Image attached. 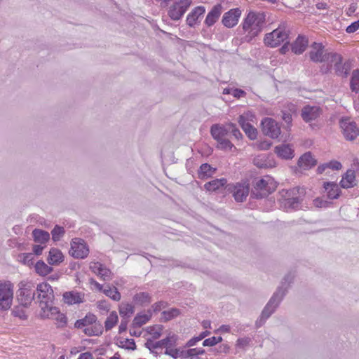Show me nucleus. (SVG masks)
I'll use <instances>...</instances> for the list:
<instances>
[{"label": "nucleus", "mask_w": 359, "mask_h": 359, "mask_svg": "<svg viewBox=\"0 0 359 359\" xmlns=\"http://www.w3.org/2000/svg\"><path fill=\"white\" fill-rule=\"evenodd\" d=\"M37 299L39 302V306L42 318H49L55 313H57V308L53 306L54 293L52 287L46 283H41L36 287Z\"/></svg>", "instance_id": "obj_1"}, {"label": "nucleus", "mask_w": 359, "mask_h": 359, "mask_svg": "<svg viewBox=\"0 0 359 359\" xmlns=\"http://www.w3.org/2000/svg\"><path fill=\"white\" fill-rule=\"evenodd\" d=\"M252 184L250 196L255 199L267 197L277 187L276 182L269 176H265L261 179H255Z\"/></svg>", "instance_id": "obj_2"}, {"label": "nucleus", "mask_w": 359, "mask_h": 359, "mask_svg": "<svg viewBox=\"0 0 359 359\" xmlns=\"http://www.w3.org/2000/svg\"><path fill=\"white\" fill-rule=\"evenodd\" d=\"M280 194L283 200V206L287 211L296 210L301 208L305 194L304 189L294 187L288 190L283 189Z\"/></svg>", "instance_id": "obj_3"}, {"label": "nucleus", "mask_w": 359, "mask_h": 359, "mask_svg": "<svg viewBox=\"0 0 359 359\" xmlns=\"http://www.w3.org/2000/svg\"><path fill=\"white\" fill-rule=\"evenodd\" d=\"M33 283L21 281L17 291V299L20 306L27 308L35 298L36 292Z\"/></svg>", "instance_id": "obj_4"}, {"label": "nucleus", "mask_w": 359, "mask_h": 359, "mask_svg": "<svg viewBox=\"0 0 359 359\" xmlns=\"http://www.w3.org/2000/svg\"><path fill=\"white\" fill-rule=\"evenodd\" d=\"M13 285L10 281L0 280V310H8L13 302Z\"/></svg>", "instance_id": "obj_5"}, {"label": "nucleus", "mask_w": 359, "mask_h": 359, "mask_svg": "<svg viewBox=\"0 0 359 359\" xmlns=\"http://www.w3.org/2000/svg\"><path fill=\"white\" fill-rule=\"evenodd\" d=\"M285 294V290H283L282 287H278L262 310V314L263 317L269 318L278 307Z\"/></svg>", "instance_id": "obj_6"}, {"label": "nucleus", "mask_w": 359, "mask_h": 359, "mask_svg": "<svg viewBox=\"0 0 359 359\" xmlns=\"http://www.w3.org/2000/svg\"><path fill=\"white\" fill-rule=\"evenodd\" d=\"M288 38L287 33L281 27H278L273 32L266 34L264 43L267 46L276 47Z\"/></svg>", "instance_id": "obj_7"}, {"label": "nucleus", "mask_w": 359, "mask_h": 359, "mask_svg": "<svg viewBox=\"0 0 359 359\" xmlns=\"http://www.w3.org/2000/svg\"><path fill=\"white\" fill-rule=\"evenodd\" d=\"M191 4V0H180L175 2L168 9V16L172 20H179Z\"/></svg>", "instance_id": "obj_8"}, {"label": "nucleus", "mask_w": 359, "mask_h": 359, "mask_svg": "<svg viewBox=\"0 0 359 359\" xmlns=\"http://www.w3.org/2000/svg\"><path fill=\"white\" fill-rule=\"evenodd\" d=\"M89 250L84 241L75 238L71 242L69 254L76 259H83L88 255Z\"/></svg>", "instance_id": "obj_9"}, {"label": "nucleus", "mask_w": 359, "mask_h": 359, "mask_svg": "<svg viewBox=\"0 0 359 359\" xmlns=\"http://www.w3.org/2000/svg\"><path fill=\"white\" fill-rule=\"evenodd\" d=\"M262 132L273 139L278 137L280 134V128L278 123L271 118H265L262 121Z\"/></svg>", "instance_id": "obj_10"}, {"label": "nucleus", "mask_w": 359, "mask_h": 359, "mask_svg": "<svg viewBox=\"0 0 359 359\" xmlns=\"http://www.w3.org/2000/svg\"><path fill=\"white\" fill-rule=\"evenodd\" d=\"M311 50L309 51V57L314 62H323L327 60V50L325 49L322 43L313 42L311 46Z\"/></svg>", "instance_id": "obj_11"}, {"label": "nucleus", "mask_w": 359, "mask_h": 359, "mask_svg": "<svg viewBox=\"0 0 359 359\" xmlns=\"http://www.w3.org/2000/svg\"><path fill=\"white\" fill-rule=\"evenodd\" d=\"M340 126L346 140L353 141L356 138L357 125L355 122L351 121L349 118L342 119L340 121Z\"/></svg>", "instance_id": "obj_12"}, {"label": "nucleus", "mask_w": 359, "mask_h": 359, "mask_svg": "<svg viewBox=\"0 0 359 359\" xmlns=\"http://www.w3.org/2000/svg\"><path fill=\"white\" fill-rule=\"evenodd\" d=\"M241 15V11L239 8L231 9L224 14L222 18L223 25L229 28L234 27L237 25Z\"/></svg>", "instance_id": "obj_13"}, {"label": "nucleus", "mask_w": 359, "mask_h": 359, "mask_svg": "<svg viewBox=\"0 0 359 359\" xmlns=\"http://www.w3.org/2000/svg\"><path fill=\"white\" fill-rule=\"evenodd\" d=\"M321 109L318 106L306 105L302 110V118L306 122H310L316 120L320 116Z\"/></svg>", "instance_id": "obj_14"}, {"label": "nucleus", "mask_w": 359, "mask_h": 359, "mask_svg": "<svg viewBox=\"0 0 359 359\" xmlns=\"http://www.w3.org/2000/svg\"><path fill=\"white\" fill-rule=\"evenodd\" d=\"M231 188H233V195L237 202H243L249 194L250 188L248 185L237 184L231 185L229 187V189L230 190Z\"/></svg>", "instance_id": "obj_15"}, {"label": "nucleus", "mask_w": 359, "mask_h": 359, "mask_svg": "<svg viewBox=\"0 0 359 359\" xmlns=\"http://www.w3.org/2000/svg\"><path fill=\"white\" fill-rule=\"evenodd\" d=\"M274 152L283 159H292L294 156V151L292 146L289 144H281L274 148Z\"/></svg>", "instance_id": "obj_16"}, {"label": "nucleus", "mask_w": 359, "mask_h": 359, "mask_svg": "<svg viewBox=\"0 0 359 359\" xmlns=\"http://www.w3.org/2000/svg\"><path fill=\"white\" fill-rule=\"evenodd\" d=\"M228 123L225 125L214 124L210 128V133L217 142L226 137L229 135Z\"/></svg>", "instance_id": "obj_17"}, {"label": "nucleus", "mask_w": 359, "mask_h": 359, "mask_svg": "<svg viewBox=\"0 0 359 359\" xmlns=\"http://www.w3.org/2000/svg\"><path fill=\"white\" fill-rule=\"evenodd\" d=\"M205 12L204 6H200L194 8L187 17V24L190 27H193L197 23L200 17L203 16Z\"/></svg>", "instance_id": "obj_18"}, {"label": "nucleus", "mask_w": 359, "mask_h": 359, "mask_svg": "<svg viewBox=\"0 0 359 359\" xmlns=\"http://www.w3.org/2000/svg\"><path fill=\"white\" fill-rule=\"evenodd\" d=\"M238 123L241 126L242 129L245 131V134L250 140H255L257 135V129L253 127L249 122H248L247 119L244 116L241 115L238 117Z\"/></svg>", "instance_id": "obj_19"}, {"label": "nucleus", "mask_w": 359, "mask_h": 359, "mask_svg": "<svg viewBox=\"0 0 359 359\" xmlns=\"http://www.w3.org/2000/svg\"><path fill=\"white\" fill-rule=\"evenodd\" d=\"M253 20L255 21V27L249 31L251 37L257 36L262 29V27L265 22V14L264 13H254Z\"/></svg>", "instance_id": "obj_20"}, {"label": "nucleus", "mask_w": 359, "mask_h": 359, "mask_svg": "<svg viewBox=\"0 0 359 359\" xmlns=\"http://www.w3.org/2000/svg\"><path fill=\"white\" fill-rule=\"evenodd\" d=\"M323 188L327 192V196L329 199H337L341 194V189L338 184L334 182H324Z\"/></svg>", "instance_id": "obj_21"}, {"label": "nucleus", "mask_w": 359, "mask_h": 359, "mask_svg": "<svg viewBox=\"0 0 359 359\" xmlns=\"http://www.w3.org/2000/svg\"><path fill=\"white\" fill-rule=\"evenodd\" d=\"M83 299V294L75 291L66 292L63 294L64 302L69 305L81 303Z\"/></svg>", "instance_id": "obj_22"}, {"label": "nucleus", "mask_w": 359, "mask_h": 359, "mask_svg": "<svg viewBox=\"0 0 359 359\" xmlns=\"http://www.w3.org/2000/svg\"><path fill=\"white\" fill-rule=\"evenodd\" d=\"M222 7L221 4H216L214 6L211 11L208 13L205 20V24L208 27L213 25L219 19L222 13Z\"/></svg>", "instance_id": "obj_23"}, {"label": "nucleus", "mask_w": 359, "mask_h": 359, "mask_svg": "<svg viewBox=\"0 0 359 359\" xmlns=\"http://www.w3.org/2000/svg\"><path fill=\"white\" fill-rule=\"evenodd\" d=\"M341 187L344 189L352 188L356 185L355 171L348 170L342 176V179L339 182Z\"/></svg>", "instance_id": "obj_24"}, {"label": "nucleus", "mask_w": 359, "mask_h": 359, "mask_svg": "<svg viewBox=\"0 0 359 359\" xmlns=\"http://www.w3.org/2000/svg\"><path fill=\"white\" fill-rule=\"evenodd\" d=\"M317 163V161L313 158L311 152H306L303 154L298 160L297 164L299 167L308 170Z\"/></svg>", "instance_id": "obj_25"}, {"label": "nucleus", "mask_w": 359, "mask_h": 359, "mask_svg": "<svg viewBox=\"0 0 359 359\" xmlns=\"http://www.w3.org/2000/svg\"><path fill=\"white\" fill-rule=\"evenodd\" d=\"M308 46V40L306 37L299 36L295 41L291 44L292 51L297 55L302 54Z\"/></svg>", "instance_id": "obj_26"}, {"label": "nucleus", "mask_w": 359, "mask_h": 359, "mask_svg": "<svg viewBox=\"0 0 359 359\" xmlns=\"http://www.w3.org/2000/svg\"><path fill=\"white\" fill-rule=\"evenodd\" d=\"M351 67L352 63L351 60H347L344 63H342V62H339L337 64H334L336 74L344 78L348 76Z\"/></svg>", "instance_id": "obj_27"}, {"label": "nucleus", "mask_w": 359, "mask_h": 359, "mask_svg": "<svg viewBox=\"0 0 359 359\" xmlns=\"http://www.w3.org/2000/svg\"><path fill=\"white\" fill-rule=\"evenodd\" d=\"M96 320V316L93 313H88L83 318L77 320L74 323V327L79 329L88 327L95 323Z\"/></svg>", "instance_id": "obj_28"}, {"label": "nucleus", "mask_w": 359, "mask_h": 359, "mask_svg": "<svg viewBox=\"0 0 359 359\" xmlns=\"http://www.w3.org/2000/svg\"><path fill=\"white\" fill-rule=\"evenodd\" d=\"M47 261L50 265H57L63 261L62 253L57 248H51Z\"/></svg>", "instance_id": "obj_29"}, {"label": "nucleus", "mask_w": 359, "mask_h": 359, "mask_svg": "<svg viewBox=\"0 0 359 359\" xmlns=\"http://www.w3.org/2000/svg\"><path fill=\"white\" fill-rule=\"evenodd\" d=\"M152 316L151 310H147L146 313H140L137 314V316L134 318L133 322V326L135 327H141L148 322Z\"/></svg>", "instance_id": "obj_30"}, {"label": "nucleus", "mask_w": 359, "mask_h": 359, "mask_svg": "<svg viewBox=\"0 0 359 359\" xmlns=\"http://www.w3.org/2000/svg\"><path fill=\"white\" fill-rule=\"evenodd\" d=\"M227 183L225 178L215 179L205 184L204 188L208 191H215L220 187H224Z\"/></svg>", "instance_id": "obj_31"}, {"label": "nucleus", "mask_w": 359, "mask_h": 359, "mask_svg": "<svg viewBox=\"0 0 359 359\" xmlns=\"http://www.w3.org/2000/svg\"><path fill=\"white\" fill-rule=\"evenodd\" d=\"M32 236L34 238V241L36 243H39L41 244H44L47 243L50 239L49 233L42 229H35L32 231Z\"/></svg>", "instance_id": "obj_32"}, {"label": "nucleus", "mask_w": 359, "mask_h": 359, "mask_svg": "<svg viewBox=\"0 0 359 359\" xmlns=\"http://www.w3.org/2000/svg\"><path fill=\"white\" fill-rule=\"evenodd\" d=\"M177 337L175 334H169L166 338L156 341V346L158 348H171L176 345Z\"/></svg>", "instance_id": "obj_33"}, {"label": "nucleus", "mask_w": 359, "mask_h": 359, "mask_svg": "<svg viewBox=\"0 0 359 359\" xmlns=\"http://www.w3.org/2000/svg\"><path fill=\"white\" fill-rule=\"evenodd\" d=\"M133 302L137 305L144 306L151 302V297L147 292H139L134 295Z\"/></svg>", "instance_id": "obj_34"}, {"label": "nucleus", "mask_w": 359, "mask_h": 359, "mask_svg": "<svg viewBox=\"0 0 359 359\" xmlns=\"http://www.w3.org/2000/svg\"><path fill=\"white\" fill-rule=\"evenodd\" d=\"M36 272L40 276H46L53 271V268L47 265L43 261H38L35 264Z\"/></svg>", "instance_id": "obj_35"}, {"label": "nucleus", "mask_w": 359, "mask_h": 359, "mask_svg": "<svg viewBox=\"0 0 359 359\" xmlns=\"http://www.w3.org/2000/svg\"><path fill=\"white\" fill-rule=\"evenodd\" d=\"M215 168H212L208 163H203L200 166V169L198 171V177L201 180L205 178H208L211 176V175L215 172Z\"/></svg>", "instance_id": "obj_36"}, {"label": "nucleus", "mask_w": 359, "mask_h": 359, "mask_svg": "<svg viewBox=\"0 0 359 359\" xmlns=\"http://www.w3.org/2000/svg\"><path fill=\"white\" fill-rule=\"evenodd\" d=\"M350 88L351 90L358 93L359 92V69H354L352 72L351 81H350Z\"/></svg>", "instance_id": "obj_37"}, {"label": "nucleus", "mask_w": 359, "mask_h": 359, "mask_svg": "<svg viewBox=\"0 0 359 359\" xmlns=\"http://www.w3.org/2000/svg\"><path fill=\"white\" fill-rule=\"evenodd\" d=\"M134 313V307L128 303H121L119 306V313L123 318H128Z\"/></svg>", "instance_id": "obj_38"}, {"label": "nucleus", "mask_w": 359, "mask_h": 359, "mask_svg": "<svg viewBox=\"0 0 359 359\" xmlns=\"http://www.w3.org/2000/svg\"><path fill=\"white\" fill-rule=\"evenodd\" d=\"M104 294L113 299L114 301L118 302L121 299V294L116 287L111 288L109 285L103 290Z\"/></svg>", "instance_id": "obj_39"}, {"label": "nucleus", "mask_w": 359, "mask_h": 359, "mask_svg": "<svg viewBox=\"0 0 359 359\" xmlns=\"http://www.w3.org/2000/svg\"><path fill=\"white\" fill-rule=\"evenodd\" d=\"M118 315L116 311L111 312L104 322V327L107 331L114 327L118 322Z\"/></svg>", "instance_id": "obj_40"}, {"label": "nucleus", "mask_w": 359, "mask_h": 359, "mask_svg": "<svg viewBox=\"0 0 359 359\" xmlns=\"http://www.w3.org/2000/svg\"><path fill=\"white\" fill-rule=\"evenodd\" d=\"M65 233V229L62 226L55 225L51 231L52 239L53 241H59Z\"/></svg>", "instance_id": "obj_41"}, {"label": "nucleus", "mask_w": 359, "mask_h": 359, "mask_svg": "<svg viewBox=\"0 0 359 359\" xmlns=\"http://www.w3.org/2000/svg\"><path fill=\"white\" fill-rule=\"evenodd\" d=\"M162 330V325L149 326L147 328V332L152 335L154 339H157L161 336Z\"/></svg>", "instance_id": "obj_42"}, {"label": "nucleus", "mask_w": 359, "mask_h": 359, "mask_svg": "<svg viewBox=\"0 0 359 359\" xmlns=\"http://www.w3.org/2000/svg\"><path fill=\"white\" fill-rule=\"evenodd\" d=\"M295 111H296L295 106L294 104H291L289 108V111H286V110H283L281 111L282 118L286 123L290 124L292 123V113L295 112Z\"/></svg>", "instance_id": "obj_43"}, {"label": "nucleus", "mask_w": 359, "mask_h": 359, "mask_svg": "<svg viewBox=\"0 0 359 359\" xmlns=\"http://www.w3.org/2000/svg\"><path fill=\"white\" fill-rule=\"evenodd\" d=\"M180 313V311L177 309H172L169 311H164L162 313L163 318L165 322L169 321L171 319L178 316Z\"/></svg>", "instance_id": "obj_44"}, {"label": "nucleus", "mask_w": 359, "mask_h": 359, "mask_svg": "<svg viewBox=\"0 0 359 359\" xmlns=\"http://www.w3.org/2000/svg\"><path fill=\"white\" fill-rule=\"evenodd\" d=\"M217 148L222 150H231L233 147V144L226 137L217 141Z\"/></svg>", "instance_id": "obj_45"}, {"label": "nucleus", "mask_w": 359, "mask_h": 359, "mask_svg": "<svg viewBox=\"0 0 359 359\" xmlns=\"http://www.w3.org/2000/svg\"><path fill=\"white\" fill-rule=\"evenodd\" d=\"M253 18V12H250L243 23V29L244 30H251V29L255 27Z\"/></svg>", "instance_id": "obj_46"}, {"label": "nucleus", "mask_w": 359, "mask_h": 359, "mask_svg": "<svg viewBox=\"0 0 359 359\" xmlns=\"http://www.w3.org/2000/svg\"><path fill=\"white\" fill-rule=\"evenodd\" d=\"M327 60L325 62H328L331 64H337L339 62H342V56L337 53L327 52Z\"/></svg>", "instance_id": "obj_47"}, {"label": "nucleus", "mask_w": 359, "mask_h": 359, "mask_svg": "<svg viewBox=\"0 0 359 359\" xmlns=\"http://www.w3.org/2000/svg\"><path fill=\"white\" fill-rule=\"evenodd\" d=\"M294 275L292 273H289L287 274L284 278L283 280L281 283V285L278 287H282L283 290H286V292H287V288L290 286V283H292L294 280Z\"/></svg>", "instance_id": "obj_48"}, {"label": "nucleus", "mask_w": 359, "mask_h": 359, "mask_svg": "<svg viewBox=\"0 0 359 359\" xmlns=\"http://www.w3.org/2000/svg\"><path fill=\"white\" fill-rule=\"evenodd\" d=\"M229 134L231 133L232 135L237 140L241 139L243 135L241 131L236 128V126L233 123H228Z\"/></svg>", "instance_id": "obj_49"}, {"label": "nucleus", "mask_w": 359, "mask_h": 359, "mask_svg": "<svg viewBox=\"0 0 359 359\" xmlns=\"http://www.w3.org/2000/svg\"><path fill=\"white\" fill-rule=\"evenodd\" d=\"M12 314L15 317H18L20 319L25 320L27 316L25 314V311L21 307V306H16L12 310Z\"/></svg>", "instance_id": "obj_50"}, {"label": "nucleus", "mask_w": 359, "mask_h": 359, "mask_svg": "<svg viewBox=\"0 0 359 359\" xmlns=\"http://www.w3.org/2000/svg\"><path fill=\"white\" fill-rule=\"evenodd\" d=\"M222 341V337H212L203 341L204 346H213Z\"/></svg>", "instance_id": "obj_51"}, {"label": "nucleus", "mask_w": 359, "mask_h": 359, "mask_svg": "<svg viewBox=\"0 0 359 359\" xmlns=\"http://www.w3.org/2000/svg\"><path fill=\"white\" fill-rule=\"evenodd\" d=\"M111 271L103 266L102 269H101V271L99 272L98 276H100L103 280H109L111 279Z\"/></svg>", "instance_id": "obj_52"}, {"label": "nucleus", "mask_w": 359, "mask_h": 359, "mask_svg": "<svg viewBox=\"0 0 359 359\" xmlns=\"http://www.w3.org/2000/svg\"><path fill=\"white\" fill-rule=\"evenodd\" d=\"M57 315L56 320L60 323V326H65L67 324V318L63 313H60L57 310V313L51 314L48 318L53 317L54 315Z\"/></svg>", "instance_id": "obj_53"}, {"label": "nucleus", "mask_w": 359, "mask_h": 359, "mask_svg": "<svg viewBox=\"0 0 359 359\" xmlns=\"http://www.w3.org/2000/svg\"><path fill=\"white\" fill-rule=\"evenodd\" d=\"M327 168L333 170H339L342 168L341 163L337 161H331L325 163Z\"/></svg>", "instance_id": "obj_54"}, {"label": "nucleus", "mask_w": 359, "mask_h": 359, "mask_svg": "<svg viewBox=\"0 0 359 359\" xmlns=\"http://www.w3.org/2000/svg\"><path fill=\"white\" fill-rule=\"evenodd\" d=\"M181 351L178 348H166L165 354L168 355L173 358L176 359L177 357H180Z\"/></svg>", "instance_id": "obj_55"}, {"label": "nucleus", "mask_w": 359, "mask_h": 359, "mask_svg": "<svg viewBox=\"0 0 359 359\" xmlns=\"http://www.w3.org/2000/svg\"><path fill=\"white\" fill-rule=\"evenodd\" d=\"M272 143L270 141L264 140L256 143L257 148L259 150H267L269 149Z\"/></svg>", "instance_id": "obj_56"}, {"label": "nucleus", "mask_w": 359, "mask_h": 359, "mask_svg": "<svg viewBox=\"0 0 359 359\" xmlns=\"http://www.w3.org/2000/svg\"><path fill=\"white\" fill-rule=\"evenodd\" d=\"M180 357L183 358H193V357H196L194 348H190L186 351H181Z\"/></svg>", "instance_id": "obj_57"}, {"label": "nucleus", "mask_w": 359, "mask_h": 359, "mask_svg": "<svg viewBox=\"0 0 359 359\" xmlns=\"http://www.w3.org/2000/svg\"><path fill=\"white\" fill-rule=\"evenodd\" d=\"M103 265L100 262H91L90 264V269L97 275L101 271Z\"/></svg>", "instance_id": "obj_58"}, {"label": "nucleus", "mask_w": 359, "mask_h": 359, "mask_svg": "<svg viewBox=\"0 0 359 359\" xmlns=\"http://www.w3.org/2000/svg\"><path fill=\"white\" fill-rule=\"evenodd\" d=\"M313 204L317 208H327L328 207L330 202L325 201L322 198H317L313 200Z\"/></svg>", "instance_id": "obj_59"}, {"label": "nucleus", "mask_w": 359, "mask_h": 359, "mask_svg": "<svg viewBox=\"0 0 359 359\" xmlns=\"http://www.w3.org/2000/svg\"><path fill=\"white\" fill-rule=\"evenodd\" d=\"M250 342V339L248 337L240 338L236 341V346L238 348H243L245 346H247Z\"/></svg>", "instance_id": "obj_60"}, {"label": "nucleus", "mask_w": 359, "mask_h": 359, "mask_svg": "<svg viewBox=\"0 0 359 359\" xmlns=\"http://www.w3.org/2000/svg\"><path fill=\"white\" fill-rule=\"evenodd\" d=\"M358 29H359V20L353 22L350 25H348L346 27V31L347 33L351 34V33H353V32H356Z\"/></svg>", "instance_id": "obj_61"}, {"label": "nucleus", "mask_w": 359, "mask_h": 359, "mask_svg": "<svg viewBox=\"0 0 359 359\" xmlns=\"http://www.w3.org/2000/svg\"><path fill=\"white\" fill-rule=\"evenodd\" d=\"M253 162H254V164L259 168H263L267 167V163L262 161V158L261 156L255 158L253 160Z\"/></svg>", "instance_id": "obj_62"}, {"label": "nucleus", "mask_w": 359, "mask_h": 359, "mask_svg": "<svg viewBox=\"0 0 359 359\" xmlns=\"http://www.w3.org/2000/svg\"><path fill=\"white\" fill-rule=\"evenodd\" d=\"M231 92H232V95L236 98H240L246 95V93L244 90L239 89V88H232Z\"/></svg>", "instance_id": "obj_63"}, {"label": "nucleus", "mask_w": 359, "mask_h": 359, "mask_svg": "<svg viewBox=\"0 0 359 359\" xmlns=\"http://www.w3.org/2000/svg\"><path fill=\"white\" fill-rule=\"evenodd\" d=\"M166 303L163 301L158 302L152 305L154 312H158L161 310L162 308H165Z\"/></svg>", "instance_id": "obj_64"}]
</instances>
